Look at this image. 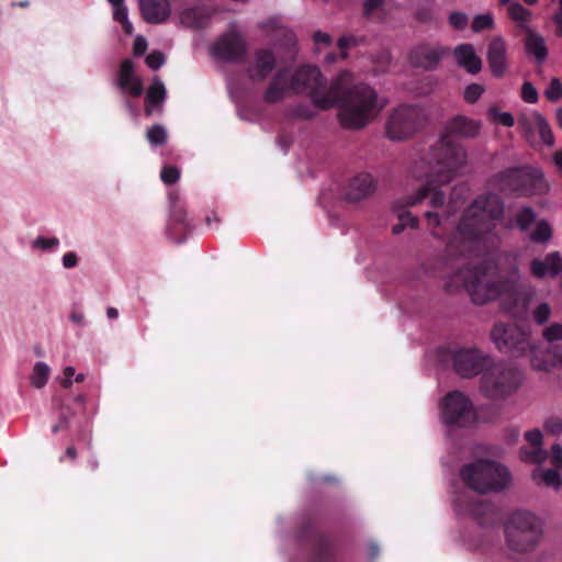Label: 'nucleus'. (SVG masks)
Instances as JSON below:
<instances>
[{
  "instance_id": "37998d69",
  "label": "nucleus",
  "mask_w": 562,
  "mask_h": 562,
  "mask_svg": "<svg viewBox=\"0 0 562 562\" xmlns=\"http://www.w3.org/2000/svg\"><path fill=\"white\" fill-rule=\"evenodd\" d=\"M542 337L549 342L562 340V324L554 323L550 325L543 330Z\"/></svg>"
},
{
  "instance_id": "a211bd4d",
  "label": "nucleus",
  "mask_w": 562,
  "mask_h": 562,
  "mask_svg": "<svg viewBox=\"0 0 562 562\" xmlns=\"http://www.w3.org/2000/svg\"><path fill=\"white\" fill-rule=\"evenodd\" d=\"M530 366L537 371H549L554 367H562V349L559 347L540 348L531 342Z\"/></svg>"
},
{
  "instance_id": "0e129e2a",
  "label": "nucleus",
  "mask_w": 562,
  "mask_h": 562,
  "mask_svg": "<svg viewBox=\"0 0 562 562\" xmlns=\"http://www.w3.org/2000/svg\"><path fill=\"white\" fill-rule=\"evenodd\" d=\"M77 255L75 252H67L63 257V265L65 268H72L77 265Z\"/></svg>"
},
{
  "instance_id": "f704fd0d",
  "label": "nucleus",
  "mask_w": 562,
  "mask_h": 562,
  "mask_svg": "<svg viewBox=\"0 0 562 562\" xmlns=\"http://www.w3.org/2000/svg\"><path fill=\"white\" fill-rule=\"evenodd\" d=\"M552 236V229L548 222L540 221L531 234V239L537 243H546Z\"/></svg>"
},
{
  "instance_id": "f8f14e48",
  "label": "nucleus",
  "mask_w": 562,
  "mask_h": 562,
  "mask_svg": "<svg viewBox=\"0 0 562 562\" xmlns=\"http://www.w3.org/2000/svg\"><path fill=\"white\" fill-rule=\"evenodd\" d=\"M491 338L499 350L515 355H522L531 347L530 334L516 325L496 323Z\"/></svg>"
},
{
  "instance_id": "ea45409f",
  "label": "nucleus",
  "mask_w": 562,
  "mask_h": 562,
  "mask_svg": "<svg viewBox=\"0 0 562 562\" xmlns=\"http://www.w3.org/2000/svg\"><path fill=\"white\" fill-rule=\"evenodd\" d=\"M544 430L552 435V436H559L562 434V418L559 416H551L546 419L543 424Z\"/></svg>"
},
{
  "instance_id": "4468645a",
  "label": "nucleus",
  "mask_w": 562,
  "mask_h": 562,
  "mask_svg": "<svg viewBox=\"0 0 562 562\" xmlns=\"http://www.w3.org/2000/svg\"><path fill=\"white\" fill-rule=\"evenodd\" d=\"M247 50V43L244 36L235 29L224 33L213 46V54L217 58L231 63L241 61Z\"/></svg>"
},
{
  "instance_id": "13d9d810",
  "label": "nucleus",
  "mask_w": 562,
  "mask_h": 562,
  "mask_svg": "<svg viewBox=\"0 0 562 562\" xmlns=\"http://www.w3.org/2000/svg\"><path fill=\"white\" fill-rule=\"evenodd\" d=\"M425 217H426V221L428 223V226H430L432 229H431V235L437 237L438 234L437 232L435 231L436 227H438L440 225V218H439V215L438 213H435V212H426L425 214Z\"/></svg>"
},
{
  "instance_id": "c85d7f7f",
  "label": "nucleus",
  "mask_w": 562,
  "mask_h": 562,
  "mask_svg": "<svg viewBox=\"0 0 562 562\" xmlns=\"http://www.w3.org/2000/svg\"><path fill=\"white\" fill-rule=\"evenodd\" d=\"M50 369L49 367L44 362H37L35 363L33 368V372L31 374V383L36 389H42L49 376Z\"/></svg>"
},
{
  "instance_id": "3c124183",
  "label": "nucleus",
  "mask_w": 562,
  "mask_h": 562,
  "mask_svg": "<svg viewBox=\"0 0 562 562\" xmlns=\"http://www.w3.org/2000/svg\"><path fill=\"white\" fill-rule=\"evenodd\" d=\"M521 98L528 103H536L538 101V92L530 82H525L521 88Z\"/></svg>"
},
{
  "instance_id": "9d476101",
  "label": "nucleus",
  "mask_w": 562,
  "mask_h": 562,
  "mask_svg": "<svg viewBox=\"0 0 562 562\" xmlns=\"http://www.w3.org/2000/svg\"><path fill=\"white\" fill-rule=\"evenodd\" d=\"M424 121L423 111L417 106L401 105L396 108L386 122V133L394 140H402L414 135Z\"/></svg>"
},
{
  "instance_id": "412c9836",
  "label": "nucleus",
  "mask_w": 562,
  "mask_h": 562,
  "mask_svg": "<svg viewBox=\"0 0 562 562\" xmlns=\"http://www.w3.org/2000/svg\"><path fill=\"white\" fill-rule=\"evenodd\" d=\"M139 9L144 20L151 24L164 23L171 14L168 0H139Z\"/></svg>"
},
{
  "instance_id": "39448f33",
  "label": "nucleus",
  "mask_w": 562,
  "mask_h": 562,
  "mask_svg": "<svg viewBox=\"0 0 562 562\" xmlns=\"http://www.w3.org/2000/svg\"><path fill=\"white\" fill-rule=\"evenodd\" d=\"M503 213V204L495 194L479 196L469 206L457 232L463 239H471L491 229V221Z\"/></svg>"
},
{
  "instance_id": "b1692460",
  "label": "nucleus",
  "mask_w": 562,
  "mask_h": 562,
  "mask_svg": "<svg viewBox=\"0 0 562 562\" xmlns=\"http://www.w3.org/2000/svg\"><path fill=\"white\" fill-rule=\"evenodd\" d=\"M453 55L459 67L469 74L475 75L482 69V60L476 55L473 45L460 44L453 49Z\"/></svg>"
},
{
  "instance_id": "72a5a7b5",
  "label": "nucleus",
  "mask_w": 562,
  "mask_h": 562,
  "mask_svg": "<svg viewBox=\"0 0 562 562\" xmlns=\"http://www.w3.org/2000/svg\"><path fill=\"white\" fill-rule=\"evenodd\" d=\"M536 114L533 113L530 116L527 115H520L518 117L517 124L518 127L521 130L522 134L527 139H530L533 135L535 131L538 128V123L536 122Z\"/></svg>"
},
{
  "instance_id": "6e6d98bb",
  "label": "nucleus",
  "mask_w": 562,
  "mask_h": 562,
  "mask_svg": "<svg viewBox=\"0 0 562 562\" xmlns=\"http://www.w3.org/2000/svg\"><path fill=\"white\" fill-rule=\"evenodd\" d=\"M551 463L557 468H562V447L560 445H553L551 448Z\"/></svg>"
},
{
  "instance_id": "f257e3e1",
  "label": "nucleus",
  "mask_w": 562,
  "mask_h": 562,
  "mask_svg": "<svg viewBox=\"0 0 562 562\" xmlns=\"http://www.w3.org/2000/svg\"><path fill=\"white\" fill-rule=\"evenodd\" d=\"M457 277L464 280V288L474 304L484 305L501 299L502 308L514 317L524 315L535 296L533 286L520 282L516 255L499 254L495 261Z\"/></svg>"
},
{
  "instance_id": "9b49d317",
  "label": "nucleus",
  "mask_w": 562,
  "mask_h": 562,
  "mask_svg": "<svg viewBox=\"0 0 562 562\" xmlns=\"http://www.w3.org/2000/svg\"><path fill=\"white\" fill-rule=\"evenodd\" d=\"M442 420L447 425L467 427L475 423L476 413L470 400L461 392H450L441 404Z\"/></svg>"
},
{
  "instance_id": "79ce46f5",
  "label": "nucleus",
  "mask_w": 562,
  "mask_h": 562,
  "mask_svg": "<svg viewBox=\"0 0 562 562\" xmlns=\"http://www.w3.org/2000/svg\"><path fill=\"white\" fill-rule=\"evenodd\" d=\"M550 274L557 276L562 271V257L559 252H552L546 257Z\"/></svg>"
},
{
  "instance_id": "20e7f679",
  "label": "nucleus",
  "mask_w": 562,
  "mask_h": 562,
  "mask_svg": "<svg viewBox=\"0 0 562 562\" xmlns=\"http://www.w3.org/2000/svg\"><path fill=\"white\" fill-rule=\"evenodd\" d=\"M462 482L480 494L497 493L507 488L512 476L506 467L488 460L477 459L464 464L460 470Z\"/></svg>"
},
{
  "instance_id": "ddd939ff",
  "label": "nucleus",
  "mask_w": 562,
  "mask_h": 562,
  "mask_svg": "<svg viewBox=\"0 0 562 562\" xmlns=\"http://www.w3.org/2000/svg\"><path fill=\"white\" fill-rule=\"evenodd\" d=\"M449 54V48L432 42L415 45L408 53L412 67L431 71L439 67L441 60Z\"/></svg>"
},
{
  "instance_id": "09e8293b",
  "label": "nucleus",
  "mask_w": 562,
  "mask_h": 562,
  "mask_svg": "<svg viewBox=\"0 0 562 562\" xmlns=\"http://www.w3.org/2000/svg\"><path fill=\"white\" fill-rule=\"evenodd\" d=\"M449 23L456 30H463L468 25V15L463 12H452L449 15Z\"/></svg>"
},
{
  "instance_id": "aec40b11",
  "label": "nucleus",
  "mask_w": 562,
  "mask_h": 562,
  "mask_svg": "<svg viewBox=\"0 0 562 562\" xmlns=\"http://www.w3.org/2000/svg\"><path fill=\"white\" fill-rule=\"evenodd\" d=\"M486 59L493 76L501 78L506 74L508 69L507 45L502 37L492 38L488 44Z\"/></svg>"
},
{
  "instance_id": "f03ea898",
  "label": "nucleus",
  "mask_w": 562,
  "mask_h": 562,
  "mask_svg": "<svg viewBox=\"0 0 562 562\" xmlns=\"http://www.w3.org/2000/svg\"><path fill=\"white\" fill-rule=\"evenodd\" d=\"M331 97L338 108V121L345 130H361L386 106L387 99L367 83H355L353 75L341 71L331 82Z\"/></svg>"
},
{
  "instance_id": "774afa93",
  "label": "nucleus",
  "mask_w": 562,
  "mask_h": 562,
  "mask_svg": "<svg viewBox=\"0 0 562 562\" xmlns=\"http://www.w3.org/2000/svg\"><path fill=\"white\" fill-rule=\"evenodd\" d=\"M65 457H67L69 460L75 461L78 458V451L75 446H69L65 451Z\"/></svg>"
},
{
  "instance_id": "e433bc0d",
  "label": "nucleus",
  "mask_w": 562,
  "mask_h": 562,
  "mask_svg": "<svg viewBox=\"0 0 562 562\" xmlns=\"http://www.w3.org/2000/svg\"><path fill=\"white\" fill-rule=\"evenodd\" d=\"M494 24L493 15L490 13L475 15L471 27L473 32L477 33L483 30L492 29Z\"/></svg>"
},
{
  "instance_id": "1a4fd4ad",
  "label": "nucleus",
  "mask_w": 562,
  "mask_h": 562,
  "mask_svg": "<svg viewBox=\"0 0 562 562\" xmlns=\"http://www.w3.org/2000/svg\"><path fill=\"white\" fill-rule=\"evenodd\" d=\"M498 183L503 190L513 191L524 196L543 195L550 190V184L544 179L543 172L532 167L505 170L498 176Z\"/></svg>"
},
{
  "instance_id": "c756f323",
  "label": "nucleus",
  "mask_w": 562,
  "mask_h": 562,
  "mask_svg": "<svg viewBox=\"0 0 562 562\" xmlns=\"http://www.w3.org/2000/svg\"><path fill=\"white\" fill-rule=\"evenodd\" d=\"M398 223L393 225L392 233L394 235L401 234L406 227L417 228L418 227V218L414 216L411 212L407 211H398Z\"/></svg>"
},
{
  "instance_id": "8fccbe9b",
  "label": "nucleus",
  "mask_w": 562,
  "mask_h": 562,
  "mask_svg": "<svg viewBox=\"0 0 562 562\" xmlns=\"http://www.w3.org/2000/svg\"><path fill=\"white\" fill-rule=\"evenodd\" d=\"M490 114L502 125L513 126L515 123L514 116L509 112H499L496 109H491Z\"/></svg>"
},
{
  "instance_id": "4d7b16f0",
  "label": "nucleus",
  "mask_w": 562,
  "mask_h": 562,
  "mask_svg": "<svg viewBox=\"0 0 562 562\" xmlns=\"http://www.w3.org/2000/svg\"><path fill=\"white\" fill-rule=\"evenodd\" d=\"M57 245H58V239L57 238L46 239V238L38 237V238H36L33 241V246L35 248H42V249H49V248L55 247Z\"/></svg>"
},
{
  "instance_id": "603ef678",
  "label": "nucleus",
  "mask_w": 562,
  "mask_h": 562,
  "mask_svg": "<svg viewBox=\"0 0 562 562\" xmlns=\"http://www.w3.org/2000/svg\"><path fill=\"white\" fill-rule=\"evenodd\" d=\"M74 413L70 408H67L65 412H63L59 416V422L56 424L52 430L53 432H58L60 430H65L69 428L70 419L72 418Z\"/></svg>"
},
{
  "instance_id": "6e6552de",
  "label": "nucleus",
  "mask_w": 562,
  "mask_h": 562,
  "mask_svg": "<svg viewBox=\"0 0 562 562\" xmlns=\"http://www.w3.org/2000/svg\"><path fill=\"white\" fill-rule=\"evenodd\" d=\"M524 375L516 368L497 363L487 368L481 376V391L491 400H504L518 391Z\"/></svg>"
},
{
  "instance_id": "423d86ee",
  "label": "nucleus",
  "mask_w": 562,
  "mask_h": 562,
  "mask_svg": "<svg viewBox=\"0 0 562 562\" xmlns=\"http://www.w3.org/2000/svg\"><path fill=\"white\" fill-rule=\"evenodd\" d=\"M508 548L518 553L535 549L542 535V525L538 517L528 512L514 513L505 525Z\"/></svg>"
},
{
  "instance_id": "dca6fc26",
  "label": "nucleus",
  "mask_w": 562,
  "mask_h": 562,
  "mask_svg": "<svg viewBox=\"0 0 562 562\" xmlns=\"http://www.w3.org/2000/svg\"><path fill=\"white\" fill-rule=\"evenodd\" d=\"M481 130L482 122L480 120L458 114L446 123L441 135H447L450 139H453V137L475 138L481 133Z\"/></svg>"
},
{
  "instance_id": "49530a36",
  "label": "nucleus",
  "mask_w": 562,
  "mask_h": 562,
  "mask_svg": "<svg viewBox=\"0 0 562 562\" xmlns=\"http://www.w3.org/2000/svg\"><path fill=\"white\" fill-rule=\"evenodd\" d=\"M541 481L548 486H559L561 483L560 474L557 470H547L539 473Z\"/></svg>"
},
{
  "instance_id": "c03bdc74",
  "label": "nucleus",
  "mask_w": 562,
  "mask_h": 562,
  "mask_svg": "<svg viewBox=\"0 0 562 562\" xmlns=\"http://www.w3.org/2000/svg\"><path fill=\"white\" fill-rule=\"evenodd\" d=\"M551 315V307L548 303H541L533 311L532 316L537 324H544Z\"/></svg>"
},
{
  "instance_id": "5fc2aeb1",
  "label": "nucleus",
  "mask_w": 562,
  "mask_h": 562,
  "mask_svg": "<svg viewBox=\"0 0 562 562\" xmlns=\"http://www.w3.org/2000/svg\"><path fill=\"white\" fill-rule=\"evenodd\" d=\"M181 21L182 23L192 26L193 21H191L194 16H206V14L199 9H187L181 12Z\"/></svg>"
},
{
  "instance_id": "bf43d9fd",
  "label": "nucleus",
  "mask_w": 562,
  "mask_h": 562,
  "mask_svg": "<svg viewBox=\"0 0 562 562\" xmlns=\"http://www.w3.org/2000/svg\"><path fill=\"white\" fill-rule=\"evenodd\" d=\"M357 44L358 40L353 35H344L337 42V45L341 50L356 46Z\"/></svg>"
},
{
  "instance_id": "0eeeda50",
  "label": "nucleus",
  "mask_w": 562,
  "mask_h": 562,
  "mask_svg": "<svg viewBox=\"0 0 562 562\" xmlns=\"http://www.w3.org/2000/svg\"><path fill=\"white\" fill-rule=\"evenodd\" d=\"M290 80L293 92L307 94L317 109L329 110L335 106L331 86H325L324 77L316 66L305 65L297 68L290 74Z\"/></svg>"
},
{
  "instance_id": "680f3d73",
  "label": "nucleus",
  "mask_w": 562,
  "mask_h": 562,
  "mask_svg": "<svg viewBox=\"0 0 562 562\" xmlns=\"http://www.w3.org/2000/svg\"><path fill=\"white\" fill-rule=\"evenodd\" d=\"M313 40L316 44H323L324 46L331 45V37L329 34L322 31H316L313 35Z\"/></svg>"
},
{
  "instance_id": "e2e57ef3",
  "label": "nucleus",
  "mask_w": 562,
  "mask_h": 562,
  "mask_svg": "<svg viewBox=\"0 0 562 562\" xmlns=\"http://www.w3.org/2000/svg\"><path fill=\"white\" fill-rule=\"evenodd\" d=\"M114 19L116 21H119L120 23L124 22L125 20H127V10L126 8L124 7V4H120V5H114Z\"/></svg>"
},
{
  "instance_id": "338daca9",
  "label": "nucleus",
  "mask_w": 562,
  "mask_h": 562,
  "mask_svg": "<svg viewBox=\"0 0 562 562\" xmlns=\"http://www.w3.org/2000/svg\"><path fill=\"white\" fill-rule=\"evenodd\" d=\"M276 26H277V27L281 31V33L285 36V38H286V41H288L289 43H293V42H294V40H295V35H294V33H293V31H292V30H290V29H288V27H285V26H278L277 24H276Z\"/></svg>"
},
{
  "instance_id": "cd10ccee",
  "label": "nucleus",
  "mask_w": 562,
  "mask_h": 562,
  "mask_svg": "<svg viewBox=\"0 0 562 562\" xmlns=\"http://www.w3.org/2000/svg\"><path fill=\"white\" fill-rule=\"evenodd\" d=\"M526 49L529 54L533 55L539 63H542L547 58V47L543 38L526 27Z\"/></svg>"
},
{
  "instance_id": "69168bd1",
  "label": "nucleus",
  "mask_w": 562,
  "mask_h": 562,
  "mask_svg": "<svg viewBox=\"0 0 562 562\" xmlns=\"http://www.w3.org/2000/svg\"><path fill=\"white\" fill-rule=\"evenodd\" d=\"M416 20L422 23H427L432 20V16L430 15V12L428 9H423L417 13Z\"/></svg>"
},
{
  "instance_id": "58836bf2",
  "label": "nucleus",
  "mask_w": 562,
  "mask_h": 562,
  "mask_svg": "<svg viewBox=\"0 0 562 562\" xmlns=\"http://www.w3.org/2000/svg\"><path fill=\"white\" fill-rule=\"evenodd\" d=\"M160 178L166 184H173L176 183L180 178V171L176 166H165L161 169Z\"/></svg>"
},
{
  "instance_id": "4c0bfd02",
  "label": "nucleus",
  "mask_w": 562,
  "mask_h": 562,
  "mask_svg": "<svg viewBox=\"0 0 562 562\" xmlns=\"http://www.w3.org/2000/svg\"><path fill=\"white\" fill-rule=\"evenodd\" d=\"M484 92V87L479 83L468 86L463 92L464 100L468 103H475Z\"/></svg>"
},
{
  "instance_id": "7c9ffc66",
  "label": "nucleus",
  "mask_w": 562,
  "mask_h": 562,
  "mask_svg": "<svg viewBox=\"0 0 562 562\" xmlns=\"http://www.w3.org/2000/svg\"><path fill=\"white\" fill-rule=\"evenodd\" d=\"M508 13L512 20L519 23L521 27L526 30L528 27L526 23L531 18V12L524 8L520 3L515 2L508 7Z\"/></svg>"
},
{
  "instance_id": "2f4dec72",
  "label": "nucleus",
  "mask_w": 562,
  "mask_h": 562,
  "mask_svg": "<svg viewBox=\"0 0 562 562\" xmlns=\"http://www.w3.org/2000/svg\"><path fill=\"white\" fill-rule=\"evenodd\" d=\"M146 137L153 146H162L167 142V131L160 124H155L146 132Z\"/></svg>"
},
{
  "instance_id": "864d4df0",
  "label": "nucleus",
  "mask_w": 562,
  "mask_h": 562,
  "mask_svg": "<svg viewBox=\"0 0 562 562\" xmlns=\"http://www.w3.org/2000/svg\"><path fill=\"white\" fill-rule=\"evenodd\" d=\"M385 0H364L363 2V15L368 19L374 13L375 10L383 7Z\"/></svg>"
},
{
  "instance_id": "052dcab7",
  "label": "nucleus",
  "mask_w": 562,
  "mask_h": 562,
  "mask_svg": "<svg viewBox=\"0 0 562 562\" xmlns=\"http://www.w3.org/2000/svg\"><path fill=\"white\" fill-rule=\"evenodd\" d=\"M147 49V42L143 36H137L133 45V52L136 56L143 55Z\"/></svg>"
},
{
  "instance_id": "5701e85b",
  "label": "nucleus",
  "mask_w": 562,
  "mask_h": 562,
  "mask_svg": "<svg viewBox=\"0 0 562 562\" xmlns=\"http://www.w3.org/2000/svg\"><path fill=\"white\" fill-rule=\"evenodd\" d=\"M375 190V181L370 173H360L349 183L345 198L350 202H358L368 198Z\"/></svg>"
},
{
  "instance_id": "f3484780",
  "label": "nucleus",
  "mask_w": 562,
  "mask_h": 562,
  "mask_svg": "<svg viewBox=\"0 0 562 562\" xmlns=\"http://www.w3.org/2000/svg\"><path fill=\"white\" fill-rule=\"evenodd\" d=\"M486 360L476 350H459L453 356V367L459 375L471 378L483 370Z\"/></svg>"
},
{
  "instance_id": "6ab92c4d",
  "label": "nucleus",
  "mask_w": 562,
  "mask_h": 562,
  "mask_svg": "<svg viewBox=\"0 0 562 562\" xmlns=\"http://www.w3.org/2000/svg\"><path fill=\"white\" fill-rule=\"evenodd\" d=\"M293 89L291 87L290 72L281 69L270 80L268 87L262 93V100L266 103L274 104L283 101Z\"/></svg>"
},
{
  "instance_id": "473e14b6",
  "label": "nucleus",
  "mask_w": 562,
  "mask_h": 562,
  "mask_svg": "<svg viewBox=\"0 0 562 562\" xmlns=\"http://www.w3.org/2000/svg\"><path fill=\"white\" fill-rule=\"evenodd\" d=\"M536 122L538 123V133L542 142L551 147L554 145V136L552 130L550 128L547 120L541 114H536Z\"/></svg>"
},
{
  "instance_id": "a19ab883",
  "label": "nucleus",
  "mask_w": 562,
  "mask_h": 562,
  "mask_svg": "<svg viewBox=\"0 0 562 562\" xmlns=\"http://www.w3.org/2000/svg\"><path fill=\"white\" fill-rule=\"evenodd\" d=\"M544 95L550 101H558L562 97V83L558 78L550 81L549 87L544 91Z\"/></svg>"
},
{
  "instance_id": "a18cd8bd",
  "label": "nucleus",
  "mask_w": 562,
  "mask_h": 562,
  "mask_svg": "<svg viewBox=\"0 0 562 562\" xmlns=\"http://www.w3.org/2000/svg\"><path fill=\"white\" fill-rule=\"evenodd\" d=\"M145 63L150 69L157 70L164 65L165 55L158 50L151 52L149 55L146 56Z\"/></svg>"
},
{
  "instance_id": "de8ad7c7",
  "label": "nucleus",
  "mask_w": 562,
  "mask_h": 562,
  "mask_svg": "<svg viewBox=\"0 0 562 562\" xmlns=\"http://www.w3.org/2000/svg\"><path fill=\"white\" fill-rule=\"evenodd\" d=\"M530 270L531 273L539 279L550 274L546 259L543 261L538 259L532 260L530 263Z\"/></svg>"
},
{
  "instance_id": "393cba45",
  "label": "nucleus",
  "mask_w": 562,
  "mask_h": 562,
  "mask_svg": "<svg viewBox=\"0 0 562 562\" xmlns=\"http://www.w3.org/2000/svg\"><path fill=\"white\" fill-rule=\"evenodd\" d=\"M439 184H430L428 186V180L425 179V186L422 187L414 195L407 196L404 200L403 206H413L420 203L424 199L430 195V205L432 207H440L445 204V193L440 190H437Z\"/></svg>"
},
{
  "instance_id": "a878e982",
  "label": "nucleus",
  "mask_w": 562,
  "mask_h": 562,
  "mask_svg": "<svg viewBox=\"0 0 562 562\" xmlns=\"http://www.w3.org/2000/svg\"><path fill=\"white\" fill-rule=\"evenodd\" d=\"M166 99V89L164 83L155 78L146 93L145 113L150 116L156 110L160 111Z\"/></svg>"
},
{
  "instance_id": "7ed1b4c3",
  "label": "nucleus",
  "mask_w": 562,
  "mask_h": 562,
  "mask_svg": "<svg viewBox=\"0 0 562 562\" xmlns=\"http://www.w3.org/2000/svg\"><path fill=\"white\" fill-rule=\"evenodd\" d=\"M469 165L467 148L456 139L440 135L436 145L414 162L412 172L416 178L427 179L428 186H446Z\"/></svg>"
},
{
  "instance_id": "c9c22d12",
  "label": "nucleus",
  "mask_w": 562,
  "mask_h": 562,
  "mask_svg": "<svg viewBox=\"0 0 562 562\" xmlns=\"http://www.w3.org/2000/svg\"><path fill=\"white\" fill-rule=\"evenodd\" d=\"M536 214L530 207H524L520 210V212L516 216V223L517 226L521 231H526L529 228L531 223L535 221Z\"/></svg>"
},
{
  "instance_id": "bb28decb",
  "label": "nucleus",
  "mask_w": 562,
  "mask_h": 562,
  "mask_svg": "<svg viewBox=\"0 0 562 562\" xmlns=\"http://www.w3.org/2000/svg\"><path fill=\"white\" fill-rule=\"evenodd\" d=\"M527 441L535 447L533 451L530 452H524L521 454V458L526 462L530 463H542L547 458V452L541 449L542 443V434L539 429H532L530 431H527L525 435Z\"/></svg>"
},
{
  "instance_id": "4be33fe9",
  "label": "nucleus",
  "mask_w": 562,
  "mask_h": 562,
  "mask_svg": "<svg viewBox=\"0 0 562 562\" xmlns=\"http://www.w3.org/2000/svg\"><path fill=\"white\" fill-rule=\"evenodd\" d=\"M117 86L133 97H139L143 91V80L134 74V64L130 59L122 61L117 74Z\"/></svg>"
},
{
  "instance_id": "2eb2a0df",
  "label": "nucleus",
  "mask_w": 562,
  "mask_h": 562,
  "mask_svg": "<svg viewBox=\"0 0 562 562\" xmlns=\"http://www.w3.org/2000/svg\"><path fill=\"white\" fill-rule=\"evenodd\" d=\"M277 66V57L271 49L260 48L254 52L247 66L246 74L254 82L265 81Z\"/></svg>"
}]
</instances>
